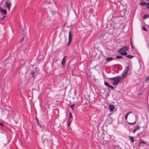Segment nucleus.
I'll use <instances>...</instances> for the list:
<instances>
[{
	"mask_svg": "<svg viewBox=\"0 0 149 149\" xmlns=\"http://www.w3.org/2000/svg\"><path fill=\"white\" fill-rule=\"evenodd\" d=\"M75 106V104H72V105H71L70 106V107L71 109L73 111H74V109H73V108L74 107V106Z\"/></svg>",
	"mask_w": 149,
	"mask_h": 149,
	"instance_id": "4be33fe9",
	"label": "nucleus"
},
{
	"mask_svg": "<svg viewBox=\"0 0 149 149\" xmlns=\"http://www.w3.org/2000/svg\"><path fill=\"white\" fill-rule=\"evenodd\" d=\"M129 139L130 140H131V142L132 143H133L134 142V138L133 136H129Z\"/></svg>",
	"mask_w": 149,
	"mask_h": 149,
	"instance_id": "f3484780",
	"label": "nucleus"
},
{
	"mask_svg": "<svg viewBox=\"0 0 149 149\" xmlns=\"http://www.w3.org/2000/svg\"><path fill=\"white\" fill-rule=\"evenodd\" d=\"M107 138L108 139L110 138V136L109 135H108V136L107 137Z\"/></svg>",
	"mask_w": 149,
	"mask_h": 149,
	"instance_id": "f704fd0d",
	"label": "nucleus"
},
{
	"mask_svg": "<svg viewBox=\"0 0 149 149\" xmlns=\"http://www.w3.org/2000/svg\"><path fill=\"white\" fill-rule=\"evenodd\" d=\"M139 134L138 133V134H137V136H139Z\"/></svg>",
	"mask_w": 149,
	"mask_h": 149,
	"instance_id": "58836bf2",
	"label": "nucleus"
},
{
	"mask_svg": "<svg viewBox=\"0 0 149 149\" xmlns=\"http://www.w3.org/2000/svg\"><path fill=\"white\" fill-rule=\"evenodd\" d=\"M0 11L4 14H6L7 13V11L6 10L2 9L1 6H0Z\"/></svg>",
	"mask_w": 149,
	"mask_h": 149,
	"instance_id": "9d476101",
	"label": "nucleus"
},
{
	"mask_svg": "<svg viewBox=\"0 0 149 149\" xmlns=\"http://www.w3.org/2000/svg\"><path fill=\"white\" fill-rule=\"evenodd\" d=\"M110 114V115H112V113H110L109 114Z\"/></svg>",
	"mask_w": 149,
	"mask_h": 149,
	"instance_id": "e433bc0d",
	"label": "nucleus"
},
{
	"mask_svg": "<svg viewBox=\"0 0 149 149\" xmlns=\"http://www.w3.org/2000/svg\"><path fill=\"white\" fill-rule=\"evenodd\" d=\"M113 145L114 146H115L116 147H117L118 146L117 145H114V144H113Z\"/></svg>",
	"mask_w": 149,
	"mask_h": 149,
	"instance_id": "c9c22d12",
	"label": "nucleus"
},
{
	"mask_svg": "<svg viewBox=\"0 0 149 149\" xmlns=\"http://www.w3.org/2000/svg\"><path fill=\"white\" fill-rule=\"evenodd\" d=\"M3 1V0H2V1H1V2H2Z\"/></svg>",
	"mask_w": 149,
	"mask_h": 149,
	"instance_id": "a19ab883",
	"label": "nucleus"
},
{
	"mask_svg": "<svg viewBox=\"0 0 149 149\" xmlns=\"http://www.w3.org/2000/svg\"><path fill=\"white\" fill-rule=\"evenodd\" d=\"M113 142L115 141L113 140H111L109 139H105L104 137L103 138V143L104 144H106L108 142Z\"/></svg>",
	"mask_w": 149,
	"mask_h": 149,
	"instance_id": "39448f33",
	"label": "nucleus"
},
{
	"mask_svg": "<svg viewBox=\"0 0 149 149\" xmlns=\"http://www.w3.org/2000/svg\"><path fill=\"white\" fill-rule=\"evenodd\" d=\"M31 74L32 78H34L35 77V72L33 71L31 72Z\"/></svg>",
	"mask_w": 149,
	"mask_h": 149,
	"instance_id": "4468645a",
	"label": "nucleus"
},
{
	"mask_svg": "<svg viewBox=\"0 0 149 149\" xmlns=\"http://www.w3.org/2000/svg\"><path fill=\"white\" fill-rule=\"evenodd\" d=\"M107 121H108V123L110 124H111L113 123V120L112 118L110 116V114H108L107 116Z\"/></svg>",
	"mask_w": 149,
	"mask_h": 149,
	"instance_id": "423d86ee",
	"label": "nucleus"
},
{
	"mask_svg": "<svg viewBox=\"0 0 149 149\" xmlns=\"http://www.w3.org/2000/svg\"><path fill=\"white\" fill-rule=\"evenodd\" d=\"M109 109L110 111H112L114 110V106L113 104H110L109 105Z\"/></svg>",
	"mask_w": 149,
	"mask_h": 149,
	"instance_id": "9b49d317",
	"label": "nucleus"
},
{
	"mask_svg": "<svg viewBox=\"0 0 149 149\" xmlns=\"http://www.w3.org/2000/svg\"><path fill=\"white\" fill-rule=\"evenodd\" d=\"M107 78L109 80H113L114 81L113 82L112 84L115 86L117 85L119 83L120 80L123 79V77L121 76H118L114 77Z\"/></svg>",
	"mask_w": 149,
	"mask_h": 149,
	"instance_id": "f257e3e1",
	"label": "nucleus"
},
{
	"mask_svg": "<svg viewBox=\"0 0 149 149\" xmlns=\"http://www.w3.org/2000/svg\"><path fill=\"white\" fill-rule=\"evenodd\" d=\"M104 84L106 86H107L108 87H109V83L107 82H105L104 83Z\"/></svg>",
	"mask_w": 149,
	"mask_h": 149,
	"instance_id": "393cba45",
	"label": "nucleus"
},
{
	"mask_svg": "<svg viewBox=\"0 0 149 149\" xmlns=\"http://www.w3.org/2000/svg\"><path fill=\"white\" fill-rule=\"evenodd\" d=\"M142 29L144 31H147V29H146L145 26H142Z\"/></svg>",
	"mask_w": 149,
	"mask_h": 149,
	"instance_id": "b1692460",
	"label": "nucleus"
},
{
	"mask_svg": "<svg viewBox=\"0 0 149 149\" xmlns=\"http://www.w3.org/2000/svg\"><path fill=\"white\" fill-rule=\"evenodd\" d=\"M129 49V47L127 46L123 47V48H120L118 50V53H120L122 52L127 51Z\"/></svg>",
	"mask_w": 149,
	"mask_h": 149,
	"instance_id": "7ed1b4c3",
	"label": "nucleus"
},
{
	"mask_svg": "<svg viewBox=\"0 0 149 149\" xmlns=\"http://www.w3.org/2000/svg\"><path fill=\"white\" fill-rule=\"evenodd\" d=\"M140 127L138 125L136 126V128H134V129L136 131L138 130L139 129Z\"/></svg>",
	"mask_w": 149,
	"mask_h": 149,
	"instance_id": "a878e982",
	"label": "nucleus"
},
{
	"mask_svg": "<svg viewBox=\"0 0 149 149\" xmlns=\"http://www.w3.org/2000/svg\"><path fill=\"white\" fill-rule=\"evenodd\" d=\"M72 118V116L71 114V113L70 112V116L68 118V119H71V118Z\"/></svg>",
	"mask_w": 149,
	"mask_h": 149,
	"instance_id": "c85d7f7f",
	"label": "nucleus"
},
{
	"mask_svg": "<svg viewBox=\"0 0 149 149\" xmlns=\"http://www.w3.org/2000/svg\"><path fill=\"white\" fill-rule=\"evenodd\" d=\"M147 2L145 1L141 2L140 3V5L142 6H145L146 5Z\"/></svg>",
	"mask_w": 149,
	"mask_h": 149,
	"instance_id": "6ab92c4d",
	"label": "nucleus"
},
{
	"mask_svg": "<svg viewBox=\"0 0 149 149\" xmlns=\"http://www.w3.org/2000/svg\"><path fill=\"white\" fill-rule=\"evenodd\" d=\"M140 140L141 141L139 142V146H143V145L145 144H146V143L142 139H140Z\"/></svg>",
	"mask_w": 149,
	"mask_h": 149,
	"instance_id": "1a4fd4ad",
	"label": "nucleus"
},
{
	"mask_svg": "<svg viewBox=\"0 0 149 149\" xmlns=\"http://www.w3.org/2000/svg\"><path fill=\"white\" fill-rule=\"evenodd\" d=\"M148 17H149V14H145L143 16V19H147Z\"/></svg>",
	"mask_w": 149,
	"mask_h": 149,
	"instance_id": "2eb2a0df",
	"label": "nucleus"
},
{
	"mask_svg": "<svg viewBox=\"0 0 149 149\" xmlns=\"http://www.w3.org/2000/svg\"><path fill=\"white\" fill-rule=\"evenodd\" d=\"M119 53H120V54L123 56H126L127 55H126L127 54V53L126 52V51L122 52H121Z\"/></svg>",
	"mask_w": 149,
	"mask_h": 149,
	"instance_id": "dca6fc26",
	"label": "nucleus"
},
{
	"mask_svg": "<svg viewBox=\"0 0 149 149\" xmlns=\"http://www.w3.org/2000/svg\"><path fill=\"white\" fill-rule=\"evenodd\" d=\"M109 87L110 88L112 89H114L113 87L112 86L110 85H109Z\"/></svg>",
	"mask_w": 149,
	"mask_h": 149,
	"instance_id": "7c9ffc66",
	"label": "nucleus"
},
{
	"mask_svg": "<svg viewBox=\"0 0 149 149\" xmlns=\"http://www.w3.org/2000/svg\"><path fill=\"white\" fill-rule=\"evenodd\" d=\"M145 81L147 82H149V76H148L146 79Z\"/></svg>",
	"mask_w": 149,
	"mask_h": 149,
	"instance_id": "5701e85b",
	"label": "nucleus"
},
{
	"mask_svg": "<svg viewBox=\"0 0 149 149\" xmlns=\"http://www.w3.org/2000/svg\"><path fill=\"white\" fill-rule=\"evenodd\" d=\"M129 69V66L126 67L124 70L123 71V73L122 74V77L123 79L124 78H125L126 76V74H127L128 71Z\"/></svg>",
	"mask_w": 149,
	"mask_h": 149,
	"instance_id": "f03ea898",
	"label": "nucleus"
},
{
	"mask_svg": "<svg viewBox=\"0 0 149 149\" xmlns=\"http://www.w3.org/2000/svg\"><path fill=\"white\" fill-rule=\"evenodd\" d=\"M116 58L118 59L123 58V57L120 55L117 56L116 57Z\"/></svg>",
	"mask_w": 149,
	"mask_h": 149,
	"instance_id": "aec40b11",
	"label": "nucleus"
},
{
	"mask_svg": "<svg viewBox=\"0 0 149 149\" xmlns=\"http://www.w3.org/2000/svg\"><path fill=\"white\" fill-rule=\"evenodd\" d=\"M67 57L66 56H63L62 61L61 62V64L62 66H64L65 65L66 61L65 59Z\"/></svg>",
	"mask_w": 149,
	"mask_h": 149,
	"instance_id": "6e6552de",
	"label": "nucleus"
},
{
	"mask_svg": "<svg viewBox=\"0 0 149 149\" xmlns=\"http://www.w3.org/2000/svg\"><path fill=\"white\" fill-rule=\"evenodd\" d=\"M113 58L112 57H109L107 58L106 59V61H107L108 62L112 60H113Z\"/></svg>",
	"mask_w": 149,
	"mask_h": 149,
	"instance_id": "f8f14e48",
	"label": "nucleus"
},
{
	"mask_svg": "<svg viewBox=\"0 0 149 149\" xmlns=\"http://www.w3.org/2000/svg\"><path fill=\"white\" fill-rule=\"evenodd\" d=\"M132 113V112L131 111H130L128 113H127L125 115V120H127V117H128V115L131 113Z\"/></svg>",
	"mask_w": 149,
	"mask_h": 149,
	"instance_id": "ddd939ff",
	"label": "nucleus"
},
{
	"mask_svg": "<svg viewBox=\"0 0 149 149\" xmlns=\"http://www.w3.org/2000/svg\"><path fill=\"white\" fill-rule=\"evenodd\" d=\"M72 34L71 32V31H70L69 32V40H68V45H69L71 42L72 39Z\"/></svg>",
	"mask_w": 149,
	"mask_h": 149,
	"instance_id": "0eeeda50",
	"label": "nucleus"
},
{
	"mask_svg": "<svg viewBox=\"0 0 149 149\" xmlns=\"http://www.w3.org/2000/svg\"><path fill=\"white\" fill-rule=\"evenodd\" d=\"M126 57L130 59H132L134 57V56L131 55H126Z\"/></svg>",
	"mask_w": 149,
	"mask_h": 149,
	"instance_id": "a211bd4d",
	"label": "nucleus"
},
{
	"mask_svg": "<svg viewBox=\"0 0 149 149\" xmlns=\"http://www.w3.org/2000/svg\"><path fill=\"white\" fill-rule=\"evenodd\" d=\"M147 126H145V128H147Z\"/></svg>",
	"mask_w": 149,
	"mask_h": 149,
	"instance_id": "ea45409f",
	"label": "nucleus"
},
{
	"mask_svg": "<svg viewBox=\"0 0 149 149\" xmlns=\"http://www.w3.org/2000/svg\"><path fill=\"white\" fill-rule=\"evenodd\" d=\"M0 125H1L2 127H3V125L2 123H0Z\"/></svg>",
	"mask_w": 149,
	"mask_h": 149,
	"instance_id": "2f4dec72",
	"label": "nucleus"
},
{
	"mask_svg": "<svg viewBox=\"0 0 149 149\" xmlns=\"http://www.w3.org/2000/svg\"><path fill=\"white\" fill-rule=\"evenodd\" d=\"M146 7L147 9H149V2L148 3H147Z\"/></svg>",
	"mask_w": 149,
	"mask_h": 149,
	"instance_id": "bb28decb",
	"label": "nucleus"
},
{
	"mask_svg": "<svg viewBox=\"0 0 149 149\" xmlns=\"http://www.w3.org/2000/svg\"><path fill=\"white\" fill-rule=\"evenodd\" d=\"M5 4L6 7L8 9L9 11H10V9L12 6V3L8 1L5 3Z\"/></svg>",
	"mask_w": 149,
	"mask_h": 149,
	"instance_id": "20e7f679",
	"label": "nucleus"
},
{
	"mask_svg": "<svg viewBox=\"0 0 149 149\" xmlns=\"http://www.w3.org/2000/svg\"><path fill=\"white\" fill-rule=\"evenodd\" d=\"M130 45H131V48L132 49H133L134 48V46H133V44H132V41H131V42H130Z\"/></svg>",
	"mask_w": 149,
	"mask_h": 149,
	"instance_id": "cd10ccee",
	"label": "nucleus"
},
{
	"mask_svg": "<svg viewBox=\"0 0 149 149\" xmlns=\"http://www.w3.org/2000/svg\"><path fill=\"white\" fill-rule=\"evenodd\" d=\"M136 131V130L134 129V130H133V133H135Z\"/></svg>",
	"mask_w": 149,
	"mask_h": 149,
	"instance_id": "72a5a7b5",
	"label": "nucleus"
},
{
	"mask_svg": "<svg viewBox=\"0 0 149 149\" xmlns=\"http://www.w3.org/2000/svg\"><path fill=\"white\" fill-rule=\"evenodd\" d=\"M72 122L71 119H68V126H69V124L71 123Z\"/></svg>",
	"mask_w": 149,
	"mask_h": 149,
	"instance_id": "c756f323",
	"label": "nucleus"
},
{
	"mask_svg": "<svg viewBox=\"0 0 149 149\" xmlns=\"http://www.w3.org/2000/svg\"><path fill=\"white\" fill-rule=\"evenodd\" d=\"M136 122V120H135V121L134 122H133V123H130V122H128V121H127V122L128 123V124H129L130 125H132L134 124Z\"/></svg>",
	"mask_w": 149,
	"mask_h": 149,
	"instance_id": "412c9836",
	"label": "nucleus"
},
{
	"mask_svg": "<svg viewBox=\"0 0 149 149\" xmlns=\"http://www.w3.org/2000/svg\"><path fill=\"white\" fill-rule=\"evenodd\" d=\"M5 17L4 16V17H3L2 18H1V20H3V19H4V18Z\"/></svg>",
	"mask_w": 149,
	"mask_h": 149,
	"instance_id": "473e14b6",
	"label": "nucleus"
},
{
	"mask_svg": "<svg viewBox=\"0 0 149 149\" xmlns=\"http://www.w3.org/2000/svg\"><path fill=\"white\" fill-rule=\"evenodd\" d=\"M107 95L109 96V93H107Z\"/></svg>",
	"mask_w": 149,
	"mask_h": 149,
	"instance_id": "4c0bfd02",
	"label": "nucleus"
}]
</instances>
